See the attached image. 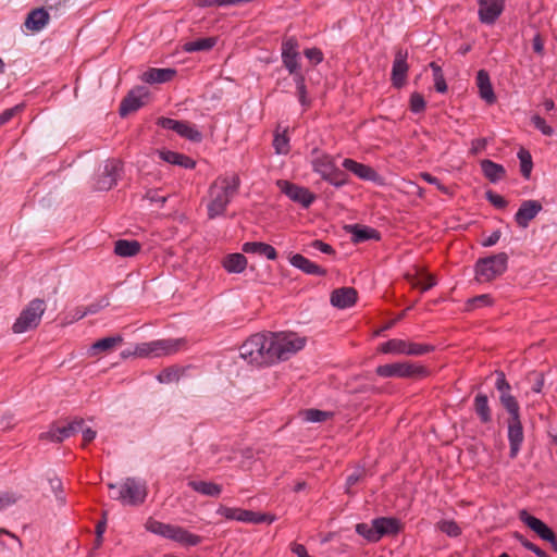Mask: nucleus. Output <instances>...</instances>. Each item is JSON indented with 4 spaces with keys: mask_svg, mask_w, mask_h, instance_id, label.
<instances>
[{
    "mask_svg": "<svg viewBox=\"0 0 557 557\" xmlns=\"http://www.w3.org/2000/svg\"><path fill=\"white\" fill-rule=\"evenodd\" d=\"M308 246L310 248H313V249L319 250L326 255L335 253V250L333 249V247L331 245H329L320 239L312 240Z\"/></svg>",
    "mask_w": 557,
    "mask_h": 557,
    "instance_id": "nucleus-56",
    "label": "nucleus"
},
{
    "mask_svg": "<svg viewBox=\"0 0 557 557\" xmlns=\"http://www.w3.org/2000/svg\"><path fill=\"white\" fill-rule=\"evenodd\" d=\"M240 178L237 174L218 176L209 187L207 213L210 220L224 215L233 197L237 195Z\"/></svg>",
    "mask_w": 557,
    "mask_h": 557,
    "instance_id": "nucleus-2",
    "label": "nucleus"
},
{
    "mask_svg": "<svg viewBox=\"0 0 557 557\" xmlns=\"http://www.w3.org/2000/svg\"><path fill=\"white\" fill-rule=\"evenodd\" d=\"M518 159L520 161V172H521V175L524 178H527V180L530 178L531 172H532V169H533V162H532L531 153L528 150H525L524 148H521L518 151Z\"/></svg>",
    "mask_w": 557,
    "mask_h": 557,
    "instance_id": "nucleus-41",
    "label": "nucleus"
},
{
    "mask_svg": "<svg viewBox=\"0 0 557 557\" xmlns=\"http://www.w3.org/2000/svg\"><path fill=\"white\" fill-rule=\"evenodd\" d=\"M429 67L432 72L435 90L442 94L445 92L447 90V84L445 82L442 67L435 62H431Z\"/></svg>",
    "mask_w": 557,
    "mask_h": 557,
    "instance_id": "nucleus-42",
    "label": "nucleus"
},
{
    "mask_svg": "<svg viewBox=\"0 0 557 557\" xmlns=\"http://www.w3.org/2000/svg\"><path fill=\"white\" fill-rule=\"evenodd\" d=\"M510 407H513L512 405ZM509 417L507 419L508 428V442H509V457L515 459L523 444L524 433L521 421L520 408H509L507 411Z\"/></svg>",
    "mask_w": 557,
    "mask_h": 557,
    "instance_id": "nucleus-10",
    "label": "nucleus"
},
{
    "mask_svg": "<svg viewBox=\"0 0 557 557\" xmlns=\"http://www.w3.org/2000/svg\"><path fill=\"white\" fill-rule=\"evenodd\" d=\"M437 284V277L420 263V293L426 292Z\"/></svg>",
    "mask_w": 557,
    "mask_h": 557,
    "instance_id": "nucleus-43",
    "label": "nucleus"
},
{
    "mask_svg": "<svg viewBox=\"0 0 557 557\" xmlns=\"http://www.w3.org/2000/svg\"><path fill=\"white\" fill-rule=\"evenodd\" d=\"M184 338H164L138 344L134 355L141 358H160L171 356L185 347Z\"/></svg>",
    "mask_w": 557,
    "mask_h": 557,
    "instance_id": "nucleus-6",
    "label": "nucleus"
},
{
    "mask_svg": "<svg viewBox=\"0 0 557 557\" xmlns=\"http://www.w3.org/2000/svg\"><path fill=\"white\" fill-rule=\"evenodd\" d=\"M298 48L299 45L295 37H289L282 44V61L293 76L300 74Z\"/></svg>",
    "mask_w": 557,
    "mask_h": 557,
    "instance_id": "nucleus-13",
    "label": "nucleus"
},
{
    "mask_svg": "<svg viewBox=\"0 0 557 557\" xmlns=\"http://www.w3.org/2000/svg\"><path fill=\"white\" fill-rule=\"evenodd\" d=\"M110 496L124 505L138 506L147 497L146 484L135 478H127L121 485L108 484Z\"/></svg>",
    "mask_w": 557,
    "mask_h": 557,
    "instance_id": "nucleus-4",
    "label": "nucleus"
},
{
    "mask_svg": "<svg viewBox=\"0 0 557 557\" xmlns=\"http://www.w3.org/2000/svg\"><path fill=\"white\" fill-rule=\"evenodd\" d=\"M485 197L488 202L497 209H505L508 206V201L503 196L494 193L493 190H487L485 193Z\"/></svg>",
    "mask_w": 557,
    "mask_h": 557,
    "instance_id": "nucleus-53",
    "label": "nucleus"
},
{
    "mask_svg": "<svg viewBox=\"0 0 557 557\" xmlns=\"http://www.w3.org/2000/svg\"><path fill=\"white\" fill-rule=\"evenodd\" d=\"M533 126L539 129L545 136H552L554 134V129L549 126L546 121L540 115H533L531 119Z\"/></svg>",
    "mask_w": 557,
    "mask_h": 557,
    "instance_id": "nucleus-51",
    "label": "nucleus"
},
{
    "mask_svg": "<svg viewBox=\"0 0 557 557\" xmlns=\"http://www.w3.org/2000/svg\"><path fill=\"white\" fill-rule=\"evenodd\" d=\"M251 0H196V4L200 8H210V7H227V5H237L240 3H247Z\"/></svg>",
    "mask_w": 557,
    "mask_h": 557,
    "instance_id": "nucleus-47",
    "label": "nucleus"
},
{
    "mask_svg": "<svg viewBox=\"0 0 557 557\" xmlns=\"http://www.w3.org/2000/svg\"><path fill=\"white\" fill-rule=\"evenodd\" d=\"M496 382L495 387L500 393L499 395V401L503 405V407L509 411L510 406H515L513 408H520L518 400L515 396L510 394L511 386L506 380V375L503 371H496Z\"/></svg>",
    "mask_w": 557,
    "mask_h": 557,
    "instance_id": "nucleus-21",
    "label": "nucleus"
},
{
    "mask_svg": "<svg viewBox=\"0 0 557 557\" xmlns=\"http://www.w3.org/2000/svg\"><path fill=\"white\" fill-rule=\"evenodd\" d=\"M350 233L355 243H361L368 239H379V233L367 226L352 225L350 226Z\"/></svg>",
    "mask_w": 557,
    "mask_h": 557,
    "instance_id": "nucleus-40",
    "label": "nucleus"
},
{
    "mask_svg": "<svg viewBox=\"0 0 557 557\" xmlns=\"http://www.w3.org/2000/svg\"><path fill=\"white\" fill-rule=\"evenodd\" d=\"M473 409L482 424L492 422V409L485 394L479 393L473 400Z\"/></svg>",
    "mask_w": 557,
    "mask_h": 557,
    "instance_id": "nucleus-33",
    "label": "nucleus"
},
{
    "mask_svg": "<svg viewBox=\"0 0 557 557\" xmlns=\"http://www.w3.org/2000/svg\"><path fill=\"white\" fill-rule=\"evenodd\" d=\"M46 311V302L44 299L35 298L22 310L17 319L12 325V331L15 334H22L29 330L36 329L41 317Z\"/></svg>",
    "mask_w": 557,
    "mask_h": 557,
    "instance_id": "nucleus-9",
    "label": "nucleus"
},
{
    "mask_svg": "<svg viewBox=\"0 0 557 557\" xmlns=\"http://www.w3.org/2000/svg\"><path fill=\"white\" fill-rule=\"evenodd\" d=\"M289 262L293 267L299 269L306 274L309 275H318L324 276L326 274V270L312 262L308 258L304 257L300 253H296L290 257Z\"/></svg>",
    "mask_w": 557,
    "mask_h": 557,
    "instance_id": "nucleus-27",
    "label": "nucleus"
},
{
    "mask_svg": "<svg viewBox=\"0 0 557 557\" xmlns=\"http://www.w3.org/2000/svg\"><path fill=\"white\" fill-rule=\"evenodd\" d=\"M122 343H123V337L121 335L108 336V337L96 341L88 348L87 352H88L89 357H98L101 354L111 352Z\"/></svg>",
    "mask_w": 557,
    "mask_h": 557,
    "instance_id": "nucleus-24",
    "label": "nucleus"
},
{
    "mask_svg": "<svg viewBox=\"0 0 557 557\" xmlns=\"http://www.w3.org/2000/svg\"><path fill=\"white\" fill-rule=\"evenodd\" d=\"M20 110L21 106H15L13 108L5 109L0 114V126L8 123Z\"/></svg>",
    "mask_w": 557,
    "mask_h": 557,
    "instance_id": "nucleus-61",
    "label": "nucleus"
},
{
    "mask_svg": "<svg viewBox=\"0 0 557 557\" xmlns=\"http://www.w3.org/2000/svg\"><path fill=\"white\" fill-rule=\"evenodd\" d=\"M140 244L137 240L119 239L114 245V252L120 257H133L140 251Z\"/></svg>",
    "mask_w": 557,
    "mask_h": 557,
    "instance_id": "nucleus-37",
    "label": "nucleus"
},
{
    "mask_svg": "<svg viewBox=\"0 0 557 557\" xmlns=\"http://www.w3.org/2000/svg\"><path fill=\"white\" fill-rule=\"evenodd\" d=\"M492 304H493V299L487 294L479 295V296H475L468 300V307L470 309L482 308V307L491 306Z\"/></svg>",
    "mask_w": 557,
    "mask_h": 557,
    "instance_id": "nucleus-52",
    "label": "nucleus"
},
{
    "mask_svg": "<svg viewBox=\"0 0 557 557\" xmlns=\"http://www.w3.org/2000/svg\"><path fill=\"white\" fill-rule=\"evenodd\" d=\"M157 379L160 383L169 384L178 381L180 373L175 368H166L158 374Z\"/></svg>",
    "mask_w": 557,
    "mask_h": 557,
    "instance_id": "nucleus-50",
    "label": "nucleus"
},
{
    "mask_svg": "<svg viewBox=\"0 0 557 557\" xmlns=\"http://www.w3.org/2000/svg\"><path fill=\"white\" fill-rule=\"evenodd\" d=\"M281 190L293 201L308 208L315 199L314 195L308 188L292 184L287 181H278Z\"/></svg>",
    "mask_w": 557,
    "mask_h": 557,
    "instance_id": "nucleus-15",
    "label": "nucleus"
},
{
    "mask_svg": "<svg viewBox=\"0 0 557 557\" xmlns=\"http://www.w3.org/2000/svg\"><path fill=\"white\" fill-rule=\"evenodd\" d=\"M508 267V255L499 252L485 258H480L474 267L478 282H491L503 275Z\"/></svg>",
    "mask_w": 557,
    "mask_h": 557,
    "instance_id": "nucleus-8",
    "label": "nucleus"
},
{
    "mask_svg": "<svg viewBox=\"0 0 557 557\" xmlns=\"http://www.w3.org/2000/svg\"><path fill=\"white\" fill-rule=\"evenodd\" d=\"M311 166L324 181L335 187H342L347 183L346 174L336 165L332 156L314 148L311 151Z\"/></svg>",
    "mask_w": 557,
    "mask_h": 557,
    "instance_id": "nucleus-3",
    "label": "nucleus"
},
{
    "mask_svg": "<svg viewBox=\"0 0 557 557\" xmlns=\"http://www.w3.org/2000/svg\"><path fill=\"white\" fill-rule=\"evenodd\" d=\"M148 95L149 94L146 87H137L132 89L120 104V115L126 116L128 113L141 108L145 104L144 99H146Z\"/></svg>",
    "mask_w": 557,
    "mask_h": 557,
    "instance_id": "nucleus-16",
    "label": "nucleus"
},
{
    "mask_svg": "<svg viewBox=\"0 0 557 557\" xmlns=\"http://www.w3.org/2000/svg\"><path fill=\"white\" fill-rule=\"evenodd\" d=\"M542 210L543 206L539 200H523L515 214V221L519 227L527 228Z\"/></svg>",
    "mask_w": 557,
    "mask_h": 557,
    "instance_id": "nucleus-17",
    "label": "nucleus"
},
{
    "mask_svg": "<svg viewBox=\"0 0 557 557\" xmlns=\"http://www.w3.org/2000/svg\"><path fill=\"white\" fill-rule=\"evenodd\" d=\"M275 520L274 516H269L265 513L255 512L247 509H240L237 521L248 522V523H262L268 522L272 523Z\"/></svg>",
    "mask_w": 557,
    "mask_h": 557,
    "instance_id": "nucleus-39",
    "label": "nucleus"
},
{
    "mask_svg": "<svg viewBox=\"0 0 557 557\" xmlns=\"http://www.w3.org/2000/svg\"><path fill=\"white\" fill-rule=\"evenodd\" d=\"M176 74L174 69H149L140 76L141 81L147 84H162L170 82Z\"/></svg>",
    "mask_w": 557,
    "mask_h": 557,
    "instance_id": "nucleus-29",
    "label": "nucleus"
},
{
    "mask_svg": "<svg viewBox=\"0 0 557 557\" xmlns=\"http://www.w3.org/2000/svg\"><path fill=\"white\" fill-rule=\"evenodd\" d=\"M408 72V64L406 62V55L398 52L395 57L393 69H392V83L396 88H401L406 84Z\"/></svg>",
    "mask_w": 557,
    "mask_h": 557,
    "instance_id": "nucleus-28",
    "label": "nucleus"
},
{
    "mask_svg": "<svg viewBox=\"0 0 557 557\" xmlns=\"http://www.w3.org/2000/svg\"><path fill=\"white\" fill-rule=\"evenodd\" d=\"M436 527L450 537H457L461 534L460 527L454 520H441L436 523Z\"/></svg>",
    "mask_w": 557,
    "mask_h": 557,
    "instance_id": "nucleus-45",
    "label": "nucleus"
},
{
    "mask_svg": "<svg viewBox=\"0 0 557 557\" xmlns=\"http://www.w3.org/2000/svg\"><path fill=\"white\" fill-rule=\"evenodd\" d=\"M242 508H231L226 506H220L216 510V513L224 517L227 520H236L238 519L239 512Z\"/></svg>",
    "mask_w": 557,
    "mask_h": 557,
    "instance_id": "nucleus-54",
    "label": "nucleus"
},
{
    "mask_svg": "<svg viewBox=\"0 0 557 557\" xmlns=\"http://www.w3.org/2000/svg\"><path fill=\"white\" fill-rule=\"evenodd\" d=\"M304 53H305L306 58H308L314 64H319L323 61V53L318 48L306 49Z\"/></svg>",
    "mask_w": 557,
    "mask_h": 557,
    "instance_id": "nucleus-59",
    "label": "nucleus"
},
{
    "mask_svg": "<svg viewBox=\"0 0 557 557\" xmlns=\"http://www.w3.org/2000/svg\"><path fill=\"white\" fill-rule=\"evenodd\" d=\"M532 48H533V51L539 54V55H543L544 54V40L542 38V36L540 34H536L533 39H532Z\"/></svg>",
    "mask_w": 557,
    "mask_h": 557,
    "instance_id": "nucleus-62",
    "label": "nucleus"
},
{
    "mask_svg": "<svg viewBox=\"0 0 557 557\" xmlns=\"http://www.w3.org/2000/svg\"><path fill=\"white\" fill-rule=\"evenodd\" d=\"M364 476L363 469H356L351 474H349L346 479V488L347 492L350 493V488L360 482Z\"/></svg>",
    "mask_w": 557,
    "mask_h": 557,
    "instance_id": "nucleus-55",
    "label": "nucleus"
},
{
    "mask_svg": "<svg viewBox=\"0 0 557 557\" xmlns=\"http://www.w3.org/2000/svg\"><path fill=\"white\" fill-rule=\"evenodd\" d=\"M305 420L309 422H324L333 417V412L319 409H307L304 412Z\"/></svg>",
    "mask_w": 557,
    "mask_h": 557,
    "instance_id": "nucleus-46",
    "label": "nucleus"
},
{
    "mask_svg": "<svg viewBox=\"0 0 557 557\" xmlns=\"http://www.w3.org/2000/svg\"><path fill=\"white\" fill-rule=\"evenodd\" d=\"M145 529L148 532L175 541L185 546H196L201 543V536L193 534L182 527L163 523L153 518L147 519Z\"/></svg>",
    "mask_w": 557,
    "mask_h": 557,
    "instance_id": "nucleus-5",
    "label": "nucleus"
},
{
    "mask_svg": "<svg viewBox=\"0 0 557 557\" xmlns=\"http://www.w3.org/2000/svg\"><path fill=\"white\" fill-rule=\"evenodd\" d=\"M343 166L360 180L374 182L377 178V173L374 169L352 159H345L343 161Z\"/></svg>",
    "mask_w": 557,
    "mask_h": 557,
    "instance_id": "nucleus-25",
    "label": "nucleus"
},
{
    "mask_svg": "<svg viewBox=\"0 0 557 557\" xmlns=\"http://www.w3.org/2000/svg\"><path fill=\"white\" fill-rule=\"evenodd\" d=\"M122 162L116 159H109L104 163L103 172L96 181V188L98 190H110L113 188L121 176Z\"/></svg>",
    "mask_w": 557,
    "mask_h": 557,
    "instance_id": "nucleus-11",
    "label": "nucleus"
},
{
    "mask_svg": "<svg viewBox=\"0 0 557 557\" xmlns=\"http://www.w3.org/2000/svg\"><path fill=\"white\" fill-rule=\"evenodd\" d=\"M79 432L83 435L84 445L92 442L97 434L95 430H92L91 428L85 426V424L82 426V430H79Z\"/></svg>",
    "mask_w": 557,
    "mask_h": 557,
    "instance_id": "nucleus-63",
    "label": "nucleus"
},
{
    "mask_svg": "<svg viewBox=\"0 0 557 557\" xmlns=\"http://www.w3.org/2000/svg\"><path fill=\"white\" fill-rule=\"evenodd\" d=\"M417 368L409 362H396L379 366L376 374L382 377H408L414 374Z\"/></svg>",
    "mask_w": 557,
    "mask_h": 557,
    "instance_id": "nucleus-20",
    "label": "nucleus"
},
{
    "mask_svg": "<svg viewBox=\"0 0 557 557\" xmlns=\"http://www.w3.org/2000/svg\"><path fill=\"white\" fill-rule=\"evenodd\" d=\"M379 350L383 354H418V345L414 343H408L405 339L393 338L381 344Z\"/></svg>",
    "mask_w": 557,
    "mask_h": 557,
    "instance_id": "nucleus-23",
    "label": "nucleus"
},
{
    "mask_svg": "<svg viewBox=\"0 0 557 557\" xmlns=\"http://www.w3.org/2000/svg\"><path fill=\"white\" fill-rule=\"evenodd\" d=\"M145 198H147L151 202H160L162 205L166 201L165 196L159 195L158 190H153V189L148 190L145 195Z\"/></svg>",
    "mask_w": 557,
    "mask_h": 557,
    "instance_id": "nucleus-64",
    "label": "nucleus"
},
{
    "mask_svg": "<svg viewBox=\"0 0 557 557\" xmlns=\"http://www.w3.org/2000/svg\"><path fill=\"white\" fill-rule=\"evenodd\" d=\"M306 339L295 333H256L239 347V356L249 364L268 367L289 359L301 350Z\"/></svg>",
    "mask_w": 557,
    "mask_h": 557,
    "instance_id": "nucleus-1",
    "label": "nucleus"
},
{
    "mask_svg": "<svg viewBox=\"0 0 557 557\" xmlns=\"http://www.w3.org/2000/svg\"><path fill=\"white\" fill-rule=\"evenodd\" d=\"M479 4V20L481 23L492 25L500 16L505 8V0H476Z\"/></svg>",
    "mask_w": 557,
    "mask_h": 557,
    "instance_id": "nucleus-14",
    "label": "nucleus"
},
{
    "mask_svg": "<svg viewBox=\"0 0 557 557\" xmlns=\"http://www.w3.org/2000/svg\"><path fill=\"white\" fill-rule=\"evenodd\" d=\"M159 158L170 164L178 165L184 169H194L196 162L188 156L171 150H158Z\"/></svg>",
    "mask_w": 557,
    "mask_h": 557,
    "instance_id": "nucleus-30",
    "label": "nucleus"
},
{
    "mask_svg": "<svg viewBox=\"0 0 557 557\" xmlns=\"http://www.w3.org/2000/svg\"><path fill=\"white\" fill-rule=\"evenodd\" d=\"M273 147L277 154H287L289 152V138L284 131L282 134L276 133L273 139Z\"/></svg>",
    "mask_w": 557,
    "mask_h": 557,
    "instance_id": "nucleus-44",
    "label": "nucleus"
},
{
    "mask_svg": "<svg viewBox=\"0 0 557 557\" xmlns=\"http://www.w3.org/2000/svg\"><path fill=\"white\" fill-rule=\"evenodd\" d=\"M223 267L230 273H242L247 267V259L243 253H231L225 257Z\"/></svg>",
    "mask_w": 557,
    "mask_h": 557,
    "instance_id": "nucleus-36",
    "label": "nucleus"
},
{
    "mask_svg": "<svg viewBox=\"0 0 557 557\" xmlns=\"http://www.w3.org/2000/svg\"><path fill=\"white\" fill-rule=\"evenodd\" d=\"M18 500V496L14 493H3L0 495V511L14 505Z\"/></svg>",
    "mask_w": 557,
    "mask_h": 557,
    "instance_id": "nucleus-58",
    "label": "nucleus"
},
{
    "mask_svg": "<svg viewBox=\"0 0 557 557\" xmlns=\"http://www.w3.org/2000/svg\"><path fill=\"white\" fill-rule=\"evenodd\" d=\"M84 425L83 419H74L65 425H55L52 426L47 433L42 434V437L49 438L54 442H62L65 438H69L76 433H79L82 426Z\"/></svg>",
    "mask_w": 557,
    "mask_h": 557,
    "instance_id": "nucleus-19",
    "label": "nucleus"
},
{
    "mask_svg": "<svg viewBox=\"0 0 557 557\" xmlns=\"http://www.w3.org/2000/svg\"><path fill=\"white\" fill-rule=\"evenodd\" d=\"M487 139L486 138H476L471 141L470 153L472 156L480 154L486 149Z\"/></svg>",
    "mask_w": 557,
    "mask_h": 557,
    "instance_id": "nucleus-57",
    "label": "nucleus"
},
{
    "mask_svg": "<svg viewBox=\"0 0 557 557\" xmlns=\"http://www.w3.org/2000/svg\"><path fill=\"white\" fill-rule=\"evenodd\" d=\"M157 124L160 127L164 129H171L180 136L191 141L198 143L202 139L201 133L187 122L177 121L170 117H160L158 119Z\"/></svg>",
    "mask_w": 557,
    "mask_h": 557,
    "instance_id": "nucleus-12",
    "label": "nucleus"
},
{
    "mask_svg": "<svg viewBox=\"0 0 557 557\" xmlns=\"http://www.w3.org/2000/svg\"><path fill=\"white\" fill-rule=\"evenodd\" d=\"M399 531L398 520L395 518H375L371 523H358L356 532L368 542L376 543L385 535H393Z\"/></svg>",
    "mask_w": 557,
    "mask_h": 557,
    "instance_id": "nucleus-7",
    "label": "nucleus"
},
{
    "mask_svg": "<svg viewBox=\"0 0 557 557\" xmlns=\"http://www.w3.org/2000/svg\"><path fill=\"white\" fill-rule=\"evenodd\" d=\"M246 253H257L265 256L269 260H275L277 258L276 250L273 246L261 243V242H247L242 247Z\"/></svg>",
    "mask_w": 557,
    "mask_h": 557,
    "instance_id": "nucleus-34",
    "label": "nucleus"
},
{
    "mask_svg": "<svg viewBox=\"0 0 557 557\" xmlns=\"http://www.w3.org/2000/svg\"><path fill=\"white\" fill-rule=\"evenodd\" d=\"M49 22V14L48 12L42 9H34L32 10L26 20H25V27L32 32H39Z\"/></svg>",
    "mask_w": 557,
    "mask_h": 557,
    "instance_id": "nucleus-32",
    "label": "nucleus"
},
{
    "mask_svg": "<svg viewBox=\"0 0 557 557\" xmlns=\"http://www.w3.org/2000/svg\"><path fill=\"white\" fill-rule=\"evenodd\" d=\"M294 81L296 83L299 102L302 106H308L309 104V100L307 99V90H306L304 75L301 73L300 74H296L294 76Z\"/></svg>",
    "mask_w": 557,
    "mask_h": 557,
    "instance_id": "nucleus-49",
    "label": "nucleus"
},
{
    "mask_svg": "<svg viewBox=\"0 0 557 557\" xmlns=\"http://www.w3.org/2000/svg\"><path fill=\"white\" fill-rule=\"evenodd\" d=\"M420 178L433 185L438 191H441L444 195L453 194L450 187L442 184V182L436 176H433L430 173H420Z\"/></svg>",
    "mask_w": 557,
    "mask_h": 557,
    "instance_id": "nucleus-48",
    "label": "nucleus"
},
{
    "mask_svg": "<svg viewBox=\"0 0 557 557\" xmlns=\"http://www.w3.org/2000/svg\"><path fill=\"white\" fill-rule=\"evenodd\" d=\"M358 294L352 287H342L332 292L330 301L332 306L345 309L354 306L357 301Z\"/></svg>",
    "mask_w": 557,
    "mask_h": 557,
    "instance_id": "nucleus-22",
    "label": "nucleus"
},
{
    "mask_svg": "<svg viewBox=\"0 0 557 557\" xmlns=\"http://www.w3.org/2000/svg\"><path fill=\"white\" fill-rule=\"evenodd\" d=\"M109 305L108 300H104V302H98V304H91L89 305L82 313L78 315V320L83 319L87 314H94L97 313L100 309L107 307Z\"/></svg>",
    "mask_w": 557,
    "mask_h": 557,
    "instance_id": "nucleus-60",
    "label": "nucleus"
},
{
    "mask_svg": "<svg viewBox=\"0 0 557 557\" xmlns=\"http://www.w3.org/2000/svg\"><path fill=\"white\" fill-rule=\"evenodd\" d=\"M188 486L195 492L210 497H218L222 493L220 484L208 481H189Z\"/></svg>",
    "mask_w": 557,
    "mask_h": 557,
    "instance_id": "nucleus-35",
    "label": "nucleus"
},
{
    "mask_svg": "<svg viewBox=\"0 0 557 557\" xmlns=\"http://www.w3.org/2000/svg\"><path fill=\"white\" fill-rule=\"evenodd\" d=\"M519 519L530 528L534 533H536L543 541L553 542L556 536L554 531L544 523L541 519L530 515L527 510H521L519 512Z\"/></svg>",
    "mask_w": 557,
    "mask_h": 557,
    "instance_id": "nucleus-18",
    "label": "nucleus"
},
{
    "mask_svg": "<svg viewBox=\"0 0 557 557\" xmlns=\"http://www.w3.org/2000/svg\"><path fill=\"white\" fill-rule=\"evenodd\" d=\"M482 173L486 180L491 183L496 184L506 178V169L490 159H483L480 161Z\"/></svg>",
    "mask_w": 557,
    "mask_h": 557,
    "instance_id": "nucleus-26",
    "label": "nucleus"
},
{
    "mask_svg": "<svg viewBox=\"0 0 557 557\" xmlns=\"http://www.w3.org/2000/svg\"><path fill=\"white\" fill-rule=\"evenodd\" d=\"M215 37H203L185 42L183 50L185 52L209 51L215 46Z\"/></svg>",
    "mask_w": 557,
    "mask_h": 557,
    "instance_id": "nucleus-38",
    "label": "nucleus"
},
{
    "mask_svg": "<svg viewBox=\"0 0 557 557\" xmlns=\"http://www.w3.org/2000/svg\"><path fill=\"white\" fill-rule=\"evenodd\" d=\"M476 85L480 96L487 103L492 104L496 101V96L491 84L490 75L485 70H480L476 74Z\"/></svg>",
    "mask_w": 557,
    "mask_h": 557,
    "instance_id": "nucleus-31",
    "label": "nucleus"
}]
</instances>
